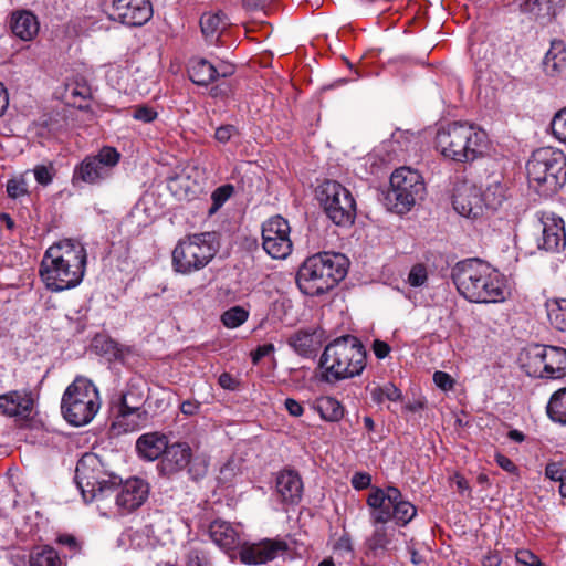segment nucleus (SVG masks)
Listing matches in <instances>:
<instances>
[{"label": "nucleus", "instance_id": "11", "mask_svg": "<svg viewBox=\"0 0 566 566\" xmlns=\"http://www.w3.org/2000/svg\"><path fill=\"white\" fill-rule=\"evenodd\" d=\"M75 481L83 499L91 502L116 486L119 479L105 470L96 454L86 453L77 462Z\"/></svg>", "mask_w": 566, "mask_h": 566}, {"label": "nucleus", "instance_id": "4", "mask_svg": "<svg viewBox=\"0 0 566 566\" xmlns=\"http://www.w3.org/2000/svg\"><path fill=\"white\" fill-rule=\"evenodd\" d=\"M488 145L486 133L468 122H452L441 126L434 137V147L441 156L454 163H472L481 157Z\"/></svg>", "mask_w": 566, "mask_h": 566}, {"label": "nucleus", "instance_id": "9", "mask_svg": "<svg viewBox=\"0 0 566 566\" xmlns=\"http://www.w3.org/2000/svg\"><path fill=\"white\" fill-rule=\"evenodd\" d=\"M218 252L214 233L203 232L181 239L172 251V268L177 273L191 274L206 268Z\"/></svg>", "mask_w": 566, "mask_h": 566}, {"label": "nucleus", "instance_id": "20", "mask_svg": "<svg viewBox=\"0 0 566 566\" xmlns=\"http://www.w3.org/2000/svg\"><path fill=\"white\" fill-rule=\"evenodd\" d=\"M149 494L148 483L139 478L126 480L116 494V505L123 512H132L138 509L147 500Z\"/></svg>", "mask_w": 566, "mask_h": 566}, {"label": "nucleus", "instance_id": "31", "mask_svg": "<svg viewBox=\"0 0 566 566\" xmlns=\"http://www.w3.org/2000/svg\"><path fill=\"white\" fill-rule=\"evenodd\" d=\"M229 24L227 15L222 12L205 13L200 19L201 32L210 42L217 40Z\"/></svg>", "mask_w": 566, "mask_h": 566}, {"label": "nucleus", "instance_id": "64", "mask_svg": "<svg viewBox=\"0 0 566 566\" xmlns=\"http://www.w3.org/2000/svg\"><path fill=\"white\" fill-rule=\"evenodd\" d=\"M269 1L270 0H244V6L251 10H256Z\"/></svg>", "mask_w": 566, "mask_h": 566}, {"label": "nucleus", "instance_id": "37", "mask_svg": "<svg viewBox=\"0 0 566 566\" xmlns=\"http://www.w3.org/2000/svg\"><path fill=\"white\" fill-rule=\"evenodd\" d=\"M144 390L135 382H130L127 390L122 395L120 407L126 410H142L145 402Z\"/></svg>", "mask_w": 566, "mask_h": 566}, {"label": "nucleus", "instance_id": "15", "mask_svg": "<svg viewBox=\"0 0 566 566\" xmlns=\"http://www.w3.org/2000/svg\"><path fill=\"white\" fill-rule=\"evenodd\" d=\"M291 227L286 219L274 216L262 224V247L273 259L287 258L293 248Z\"/></svg>", "mask_w": 566, "mask_h": 566}, {"label": "nucleus", "instance_id": "6", "mask_svg": "<svg viewBox=\"0 0 566 566\" xmlns=\"http://www.w3.org/2000/svg\"><path fill=\"white\" fill-rule=\"evenodd\" d=\"M344 254L323 252L307 258L297 272L300 290L311 296L321 295L336 286L347 274Z\"/></svg>", "mask_w": 566, "mask_h": 566}, {"label": "nucleus", "instance_id": "28", "mask_svg": "<svg viewBox=\"0 0 566 566\" xmlns=\"http://www.w3.org/2000/svg\"><path fill=\"white\" fill-rule=\"evenodd\" d=\"M147 421L148 412L146 410L142 409L135 411L126 410V408L119 407L118 415L113 423V427L123 432L137 431L145 427Z\"/></svg>", "mask_w": 566, "mask_h": 566}, {"label": "nucleus", "instance_id": "18", "mask_svg": "<svg viewBox=\"0 0 566 566\" xmlns=\"http://www.w3.org/2000/svg\"><path fill=\"white\" fill-rule=\"evenodd\" d=\"M287 549L284 541L263 539L259 543L244 544L240 551L241 562L248 565H259L273 560Z\"/></svg>", "mask_w": 566, "mask_h": 566}, {"label": "nucleus", "instance_id": "59", "mask_svg": "<svg viewBox=\"0 0 566 566\" xmlns=\"http://www.w3.org/2000/svg\"><path fill=\"white\" fill-rule=\"evenodd\" d=\"M218 382L222 388L229 389V390L235 389V386H237L235 379L228 373L221 374L219 376Z\"/></svg>", "mask_w": 566, "mask_h": 566}, {"label": "nucleus", "instance_id": "58", "mask_svg": "<svg viewBox=\"0 0 566 566\" xmlns=\"http://www.w3.org/2000/svg\"><path fill=\"white\" fill-rule=\"evenodd\" d=\"M200 409V402L197 400H186L180 406V411L186 416H193L198 413Z\"/></svg>", "mask_w": 566, "mask_h": 566}, {"label": "nucleus", "instance_id": "22", "mask_svg": "<svg viewBox=\"0 0 566 566\" xmlns=\"http://www.w3.org/2000/svg\"><path fill=\"white\" fill-rule=\"evenodd\" d=\"M542 223L541 248L551 252L564 249L566 245V233L563 219L555 214L545 216Z\"/></svg>", "mask_w": 566, "mask_h": 566}, {"label": "nucleus", "instance_id": "10", "mask_svg": "<svg viewBox=\"0 0 566 566\" xmlns=\"http://www.w3.org/2000/svg\"><path fill=\"white\" fill-rule=\"evenodd\" d=\"M424 182L421 175L409 167L396 169L390 177V189L386 200L390 209L402 214L421 200L424 195Z\"/></svg>", "mask_w": 566, "mask_h": 566}, {"label": "nucleus", "instance_id": "53", "mask_svg": "<svg viewBox=\"0 0 566 566\" xmlns=\"http://www.w3.org/2000/svg\"><path fill=\"white\" fill-rule=\"evenodd\" d=\"M275 350L274 348V345L273 344H263L261 346H259L252 354H251V357H252V363L254 365H258L260 363V360L265 357V356H269L271 354H273Z\"/></svg>", "mask_w": 566, "mask_h": 566}, {"label": "nucleus", "instance_id": "51", "mask_svg": "<svg viewBox=\"0 0 566 566\" xmlns=\"http://www.w3.org/2000/svg\"><path fill=\"white\" fill-rule=\"evenodd\" d=\"M433 382L443 391H449L453 389L455 381L448 373L439 370L433 374Z\"/></svg>", "mask_w": 566, "mask_h": 566}, {"label": "nucleus", "instance_id": "27", "mask_svg": "<svg viewBox=\"0 0 566 566\" xmlns=\"http://www.w3.org/2000/svg\"><path fill=\"white\" fill-rule=\"evenodd\" d=\"M10 25L13 34L23 41L32 40L39 32L38 19L29 11L13 13Z\"/></svg>", "mask_w": 566, "mask_h": 566}, {"label": "nucleus", "instance_id": "56", "mask_svg": "<svg viewBox=\"0 0 566 566\" xmlns=\"http://www.w3.org/2000/svg\"><path fill=\"white\" fill-rule=\"evenodd\" d=\"M373 352L378 359H384L389 355L390 346L386 342L376 339L373 343Z\"/></svg>", "mask_w": 566, "mask_h": 566}, {"label": "nucleus", "instance_id": "52", "mask_svg": "<svg viewBox=\"0 0 566 566\" xmlns=\"http://www.w3.org/2000/svg\"><path fill=\"white\" fill-rule=\"evenodd\" d=\"M238 135V129L233 125H223L216 129L214 138L222 144L228 143L233 136Z\"/></svg>", "mask_w": 566, "mask_h": 566}, {"label": "nucleus", "instance_id": "34", "mask_svg": "<svg viewBox=\"0 0 566 566\" xmlns=\"http://www.w3.org/2000/svg\"><path fill=\"white\" fill-rule=\"evenodd\" d=\"M315 409L321 418L329 421L337 422L344 417V408L342 403L333 397H322L316 400Z\"/></svg>", "mask_w": 566, "mask_h": 566}, {"label": "nucleus", "instance_id": "35", "mask_svg": "<svg viewBox=\"0 0 566 566\" xmlns=\"http://www.w3.org/2000/svg\"><path fill=\"white\" fill-rule=\"evenodd\" d=\"M551 325L557 331H566V298H551L545 303Z\"/></svg>", "mask_w": 566, "mask_h": 566}, {"label": "nucleus", "instance_id": "40", "mask_svg": "<svg viewBox=\"0 0 566 566\" xmlns=\"http://www.w3.org/2000/svg\"><path fill=\"white\" fill-rule=\"evenodd\" d=\"M370 395L376 403H382L385 400L398 401L401 398V391L391 382L373 388Z\"/></svg>", "mask_w": 566, "mask_h": 566}, {"label": "nucleus", "instance_id": "33", "mask_svg": "<svg viewBox=\"0 0 566 566\" xmlns=\"http://www.w3.org/2000/svg\"><path fill=\"white\" fill-rule=\"evenodd\" d=\"M289 344L296 353L304 357L314 355L318 348V340L316 339L315 333L307 331H300L295 333L290 338Z\"/></svg>", "mask_w": 566, "mask_h": 566}, {"label": "nucleus", "instance_id": "12", "mask_svg": "<svg viewBox=\"0 0 566 566\" xmlns=\"http://www.w3.org/2000/svg\"><path fill=\"white\" fill-rule=\"evenodd\" d=\"M530 376L542 379H562L566 376V349L535 344L526 350L524 363Z\"/></svg>", "mask_w": 566, "mask_h": 566}, {"label": "nucleus", "instance_id": "7", "mask_svg": "<svg viewBox=\"0 0 566 566\" xmlns=\"http://www.w3.org/2000/svg\"><path fill=\"white\" fill-rule=\"evenodd\" d=\"M530 187L547 197L556 193L566 182V156L552 147L536 149L526 164Z\"/></svg>", "mask_w": 566, "mask_h": 566}, {"label": "nucleus", "instance_id": "49", "mask_svg": "<svg viewBox=\"0 0 566 566\" xmlns=\"http://www.w3.org/2000/svg\"><path fill=\"white\" fill-rule=\"evenodd\" d=\"M33 175H34L35 180L40 185L48 186L53 180L54 168L52 165H50V166L38 165L33 169Z\"/></svg>", "mask_w": 566, "mask_h": 566}, {"label": "nucleus", "instance_id": "19", "mask_svg": "<svg viewBox=\"0 0 566 566\" xmlns=\"http://www.w3.org/2000/svg\"><path fill=\"white\" fill-rule=\"evenodd\" d=\"M454 210L467 218H478L483 213L481 200V189L472 184H462L458 186L453 193Z\"/></svg>", "mask_w": 566, "mask_h": 566}, {"label": "nucleus", "instance_id": "61", "mask_svg": "<svg viewBox=\"0 0 566 566\" xmlns=\"http://www.w3.org/2000/svg\"><path fill=\"white\" fill-rule=\"evenodd\" d=\"M501 563L502 559L497 553H488L482 559L483 566H500Z\"/></svg>", "mask_w": 566, "mask_h": 566}, {"label": "nucleus", "instance_id": "48", "mask_svg": "<svg viewBox=\"0 0 566 566\" xmlns=\"http://www.w3.org/2000/svg\"><path fill=\"white\" fill-rule=\"evenodd\" d=\"M187 566H212L206 553L198 548H191L186 557Z\"/></svg>", "mask_w": 566, "mask_h": 566}, {"label": "nucleus", "instance_id": "14", "mask_svg": "<svg viewBox=\"0 0 566 566\" xmlns=\"http://www.w3.org/2000/svg\"><path fill=\"white\" fill-rule=\"evenodd\" d=\"M318 199L326 216L340 227L350 226L356 217V202L348 189L334 180L319 187Z\"/></svg>", "mask_w": 566, "mask_h": 566}, {"label": "nucleus", "instance_id": "36", "mask_svg": "<svg viewBox=\"0 0 566 566\" xmlns=\"http://www.w3.org/2000/svg\"><path fill=\"white\" fill-rule=\"evenodd\" d=\"M30 566H61L57 552L48 545L35 547L30 554Z\"/></svg>", "mask_w": 566, "mask_h": 566}, {"label": "nucleus", "instance_id": "62", "mask_svg": "<svg viewBox=\"0 0 566 566\" xmlns=\"http://www.w3.org/2000/svg\"><path fill=\"white\" fill-rule=\"evenodd\" d=\"M8 107V96L3 84L0 82V116Z\"/></svg>", "mask_w": 566, "mask_h": 566}, {"label": "nucleus", "instance_id": "47", "mask_svg": "<svg viewBox=\"0 0 566 566\" xmlns=\"http://www.w3.org/2000/svg\"><path fill=\"white\" fill-rule=\"evenodd\" d=\"M132 116L143 123H151L157 118V112L147 105H138L133 108Z\"/></svg>", "mask_w": 566, "mask_h": 566}, {"label": "nucleus", "instance_id": "54", "mask_svg": "<svg viewBox=\"0 0 566 566\" xmlns=\"http://www.w3.org/2000/svg\"><path fill=\"white\" fill-rule=\"evenodd\" d=\"M371 483V476L368 473L357 472L352 478V484L356 490H364Z\"/></svg>", "mask_w": 566, "mask_h": 566}, {"label": "nucleus", "instance_id": "42", "mask_svg": "<svg viewBox=\"0 0 566 566\" xmlns=\"http://www.w3.org/2000/svg\"><path fill=\"white\" fill-rule=\"evenodd\" d=\"M7 193L12 199H18L28 195V181L24 175L8 180Z\"/></svg>", "mask_w": 566, "mask_h": 566}, {"label": "nucleus", "instance_id": "25", "mask_svg": "<svg viewBox=\"0 0 566 566\" xmlns=\"http://www.w3.org/2000/svg\"><path fill=\"white\" fill-rule=\"evenodd\" d=\"M481 189L483 210L496 211L506 200V186L500 176H491Z\"/></svg>", "mask_w": 566, "mask_h": 566}, {"label": "nucleus", "instance_id": "63", "mask_svg": "<svg viewBox=\"0 0 566 566\" xmlns=\"http://www.w3.org/2000/svg\"><path fill=\"white\" fill-rule=\"evenodd\" d=\"M218 77H227L233 73V66L230 64H221L217 66Z\"/></svg>", "mask_w": 566, "mask_h": 566}, {"label": "nucleus", "instance_id": "17", "mask_svg": "<svg viewBox=\"0 0 566 566\" xmlns=\"http://www.w3.org/2000/svg\"><path fill=\"white\" fill-rule=\"evenodd\" d=\"M34 399L29 390H12L0 395V413L23 424L31 419Z\"/></svg>", "mask_w": 566, "mask_h": 566}, {"label": "nucleus", "instance_id": "29", "mask_svg": "<svg viewBox=\"0 0 566 566\" xmlns=\"http://www.w3.org/2000/svg\"><path fill=\"white\" fill-rule=\"evenodd\" d=\"M190 80L197 85H208L218 78L217 66L206 59H191L188 66Z\"/></svg>", "mask_w": 566, "mask_h": 566}, {"label": "nucleus", "instance_id": "16", "mask_svg": "<svg viewBox=\"0 0 566 566\" xmlns=\"http://www.w3.org/2000/svg\"><path fill=\"white\" fill-rule=\"evenodd\" d=\"M109 15L128 27H142L153 17L149 0H111Z\"/></svg>", "mask_w": 566, "mask_h": 566}, {"label": "nucleus", "instance_id": "39", "mask_svg": "<svg viewBox=\"0 0 566 566\" xmlns=\"http://www.w3.org/2000/svg\"><path fill=\"white\" fill-rule=\"evenodd\" d=\"M249 311L242 306H233L221 315L222 324L228 328H237L247 322Z\"/></svg>", "mask_w": 566, "mask_h": 566}, {"label": "nucleus", "instance_id": "3", "mask_svg": "<svg viewBox=\"0 0 566 566\" xmlns=\"http://www.w3.org/2000/svg\"><path fill=\"white\" fill-rule=\"evenodd\" d=\"M452 281L459 293L474 303H499L505 300L506 286L501 274L479 259L458 262Z\"/></svg>", "mask_w": 566, "mask_h": 566}, {"label": "nucleus", "instance_id": "45", "mask_svg": "<svg viewBox=\"0 0 566 566\" xmlns=\"http://www.w3.org/2000/svg\"><path fill=\"white\" fill-rule=\"evenodd\" d=\"M553 135L560 142H566V108L559 111L552 120Z\"/></svg>", "mask_w": 566, "mask_h": 566}, {"label": "nucleus", "instance_id": "1", "mask_svg": "<svg viewBox=\"0 0 566 566\" xmlns=\"http://www.w3.org/2000/svg\"><path fill=\"white\" fill-rule=\"evenodd\" d=\"M87 254L76 241L66 239L49 247L42 258L39 275L53 293L76 287L85 275Z\"/></svg>", "mask_w": 566, "mask_h": 566}, {"label": "nucleus", "instance_id": "23", "mask_svg": "<svg viewBox=\"0 0 566 566\" xmlns=\"http://www.w3.org/2000/svg\"><path fill=\"white\" fill-rule=\"evenodd\" d=\"M276 492L282 502L296 504L302 499L303 483L300 475L291 470L282 471L276 479Z\"/></svg>", "mask_w": 566, "mask_h": 566}, {"label": "nucleus", "instance_id": "41", "mask_svg": "<svg viewBox=\"0 0 566 566\" xmlns=\"http://www.w3.org/2000/svg\"><path fill=\"white\" fill-rule=\"evenodd\" d=\"M167 187L175 197L182 199L188 196L189 178L186 176H171L167 180Z\"/></svg>", "mask_w": 566, "mask_h": 566}, {"label": "nucleus", "instance_id": "60", "mask_svg": "<svg viewBox=\"0 0 566 566\" xmlns=\"http://www.w3.org/2000/svg\"><path fill=\"white\" fill-rule=\"evenodd\" d=\"M496 462L497 464L505 471L507 472H513L515 471L516 467L515 464L513 463L512 460H510L505 455H502V454H497L496 455Z\"/></svg>", "mask_w": 566, "mask_h": 566}, {"label": "nucleus", "instance_id": "2", "mask_svg": "<svg viewBox=\"0 0 566 566\" xmlns=\"http://www.w3.org/2000/svg\"><path fill=\"white\" fill-rule=\"evenodd\" d=\"M370 521L374 525L373 534L367 538L370 551L386 549L395 536V528L388 526L391 520L399 526H406L417 514L416 506L407 501L395 486L374 489L368 497Z\"/></svg>", "mask_w": 566, "mask_h": 566}, {"label": "nucleus", "instance_id": "24", "mask_svg": "<svg viewBox=\"0 0 566 566\" xmlns=\"http://www.w3.org/2000/svg\"><path fill=\"white\" fill-rule=\"evenodd\" d=\"M212 542L224 551L234 549L240 545V533L231 523L216 520L209 526Z\"/></svg>", "mask_w": 566, "mask_h": 566}, {"label": "nucleus", "instance_id": "55", "mask_svg": "<svg viewBox=\"0 0 566 566\" xmlns=\"http://www.w3.org/2000/svg\"><path fill=\"white\" fill-rule=\"evenodd\" d=\"M57 543L66 546L74 554L81 551V544L73 535H61L57 538Z\"/></svg>", "mask_w": 566, "mask_h": 566}, {"label": "nucleus", "instance_id": "38", "mask_svg": "<svg viewBox=\"0 0 566 566\" xmlns=\"http://www.w3.org/2000/svg\"><path fill=\"white\" fill-rule=\"evenodd\" d=\"M545 476L552 481L559 482L558 492L566 499V467L562 462H549L545 468Z\"/></svg>", "mask_w": 566, "mask_h": 566}, {"label": "nucleus", "instance_id": "26", "mask_svg": "<svg viewBox=\"0 0 566 566\" xmlns=\"http://www.w3.org/2000/svg\"><path fill=\"white\" fill-rule=\"evenodd\" d=\"M167 447L168 440L166 436L158 432L143 434L136 442V448L140 457L150 461L164 455Z\"/></svg>", "mask_w": 566, "mask_h": 566}, {"label": "nucleus", "instance_id": "46", "mask_svg": "<svg viewBox=\"0 0 566 566\" xmlns=\"http://www.w3.org/2000/svg\"><path fill=\"white\" fill-rule=\"evenodd\" d=\"M427 279L428 273L426 266L423 264H416L409 272L408 283L413 287H418L423 285Z\"/></svg>", "mask_w": 566, "mask_h": 566}, {"label": "nucleus", "instance_id": "57", "mask_svg": "<svg viewBox=\"0 0 566 566\" xmlns=\"http://www.w3.org/2000/svg\"><path fill=\"white\" fill-rule=\"evenodd\" d=\"M285 408L286 410L289 411V413L293 417H300L303 415L304 412V408L302 407V405L296 401L295 399H292V398H287L285 399Z\"/></svg>", "mask_w": 566, "mask_h": 566}, {"label": "nucleus", "instance_id": "5", "mask_svg": "<svg viewBox=\"0 0 566 566\" xmlns=\"http://www.w3.org/2000/svg\"><path fill=\"white\" fill-rule=\"evenodd\" d=\"M366 349L356 336L337 337L321 356L322 379L335 384L359 376L366 367Z\"/></svg>", "mask_w": 566, "mask_h": 566}, {"label": "nucleus", "instance_id": "43", "mask_svg": "<svg viewBox=\"0 0 566 566\" xmlns=\"http://www.w3.org/2000/svg\"><path fill=\"white\" fill-rule=\"evenodd\" d=\"M240 472V463L238 460L229 459L219 470L218 481L222 484L231 482Z\"/></svg>", "mask_w": 566, "mask_h": 566}, {"label": "nucleus", "instance_id": "32", "mask_svg": "<svg viewBox=\"0 0 566 566\" xmlns=\"http://www.w3.org/2000/svg\"><path fill=\"white\" fill-rule=\"evenodd\" d=\"M546 413L553 422L566 426V387L556 390L551 396Z\"/></svg>", "mask_w": 566, "mask_h": 566}, {"label": "nucleus", "instance_id": "44", "mask_svg": "<svg viewBox=\"0 0 566 566\" xmlns=\"http://www.w3.org/2000/svg\"><path fill=\"white\" fill-rule=\"evenodd\" d=\"M232 191L233 188L230 185L217 188L211 195L212 206L209 213H214L231 197Z\"/></svg>", "mask_w": 566, "mask_h": 566}, {"label": "nucleus", "instance_id": "30", "mask_svg": "<svg viewBox=\"0 0 566 566\" xmlns=\"http://www.w3.org/2000/svg\"><path fill=\"white\" fill-rule=\"evenodd\" d=\"M544 70L549 75H555L566 66V44L563 40H553L551 48L544 57Z\"/></svg>", "mask_w": 566, "mask_h": 566}, {"label": "nucleus", "instance_id": "50", "mask_svg": "<svg viewBox=\"0 0 566 566\" xmlns=\"http://www.w3.org/2000/svg\"><path fill=\"white\" fill-rule=\"evenodd\" d=\"M516 562L524 566H544L541 559L528 549H520L515 554Z\"/></svg>", "mask_w": 566, "mask_h": 566}, {"label": "nucleus", "instance_id": "13", "mask_svg": "<svg viewBox=\"0 0 566 566\" xmlns=\"http://www.w3.org/2000/svg\"><path fill=\"white\" fill-rule=\"evenodd\" d=\"M120 160L116 148L105 146L95 155H87L73 170L72 184L98 186L109 179L114 168Z\"/></svg>", "mask_w": 566, "mask_h": 566}, {"label": "nucleus", "instance_id": "21", "mask_svg": "<svg viewBox=\"0 0 566 566\" xmlns=\"http://www.w3.org/2000/svg\"><path fill=\"white\" fill-rule=\"evenodd\" d=\"M191 448L186 442H177L168 446L158 469L161 474L170 476L188 467L191 459Z\"/></svg>", "mask_w": 566, "mask_h": 566}, {"label": "nucleus", "instance_id": "8", "mask_svg": "<svg viewBox=\"0 0 566 566\" xmlns=\"http://www.w3.org/2000/svg\"><path fill=\"white\" fill-rule=\"evenodd\" d=\"M101 407L99 392L96 386L86 377L77 376L70 384L61 400L64 419L75 426L90 423Z\"/></svg>", "mask_w": 566, "mask_h": 566}]
</instances>
